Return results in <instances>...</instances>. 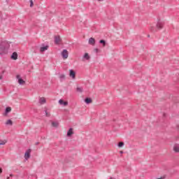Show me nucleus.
<instances>
[{"label":"nucleus","mask_w":179,"mask_h":179,"mask_svg":"<svg viewBox=\"0 0 179 179\" xmlns=\"http://www.w3.org/2000/svg\"><path fill=\"white\" fill-rule=\"evenodd\" d=\"M10 42H8L6 41H3L0 43V55H5V54H8V48H9Z\"/></svg>","instance_id":"f257e3e1"},{"label":"nucleus","mask_w":179,"mask_h":179,"mask_svg":"<svg viewBox=\"0 0 179 179\" xmlns=\"http://www.w3.org/2000/svg\"><path fill=\"white\" fill-rule=\"evenodd\" d=\"M163 26H164V22L158 20L157 24H156V27L158 30H161V29H163Z\"/></svg>","instance_id":"f03ea898"},{"label":"nucleus","mask_w":179,"mask_h":179,"mask_svg":"<svg viewBox=\"0 0 179 179\" xmlns=\"http://www.w3.org/2000/svg\"><path fill=\"white\" fill-rule=\"evenodd\" d=\"M16 79H17L18 80L17 83H19V85H25L26 81L22 79V77L20 76V75H17Z\"/></svg>","instance_id":"7ed1b4c3"},{"label":"nucleus","mask_w":179,"mask_h":179,"mask_svg":"<svg viewBox=\"0 0 179 179\" xmlns=\"http://www.w3.org/2000/svg\"><path fill=\"white\" fill-rule=\"evenodd\" d=\"M69 52L66 49L63 50L62 52V57L64 59H66L68 58Z\"/></svg>","instance_id":"20e7f679"},{"label":"nucleus","mask_w":179,"mask_h":179,"mask_svg":"<svg viewBox=\"0 0 179 179\" xmlns=\"http://www.w3.org/2000/svg\"><path fill=\"white\" fill-rule=\"evenodd\" d=\"M30 153H31V149H28L24 154L25 160H29V159H30Z\"/></svg>","instance_id":"39448f33"},{"label":"nucleus","mask_w":179,"mask_h":179,"mask_svg":"<svg viewBox=\"0 0 179 179\" xmlns=\"http://www.w3.org/2000/svg\"><path fill=\"white\" fill-rule=\"evenodd\" d=\"M69 76H70V78H72V79H76V72H75V71L71 69L69 71Z\"/></svg>","instance_id":"423d86ee"},{"label":"nucleus","mask_w":179,"mask_h":179,"mask_svg":"<svg viewBox=\"0 0 179 179\" xmlns=\"http://www.w3.org/2000/svg\"><path fill=\"white\" fill-rule=\"evenodd\" d=\"M61 37L59 36H55V43L58 45L59 43H61Z\"/></svg>","instance_id":"0eeeda50"},{"label":"nucleus","mask_w":179,"mask_h":179,"mask_svg":"<svg viewBox=\"0 0 179 179\" xmlns=\"http://www.w3.org/2000/svg\"><path fill=\"white\" fill-rule=\"evenodd\" d=\"M88 43L90 45H94L96 44V40L94 39V38H90L88 41Z\"/></svg>","instance_id":"6e6552de"},{"label":"nucleus","mask_w":179,"mask_h":179,"mask_svg":"<svg viewBox=\"0 0 179 179\" xmlns=\"http://www.w3.org/2000/svg\"><path fill=\"white\" fill-rule=\"evenodd\" d=\"M59 103L60 104V106H64V107L68 106V101H64L62 99L59 100Z\"/></svg>","instance_id":"1a4fd4ad"},{"label":"nucleus","mask_w":179,"mask_h":179,"mask_svg":"<svg viewBox=\"0 0 179 179\" xmlns=\"http://www.w3.org/2000/svg\"><path fill=\"white\" fill-rule=\"evenodd\" d=\"M173 151L175 152V153L179 152V145L178 144H175L173 145Z\"/></svg>","instance_id":"9d476101"},{"label":"nucleus","mask_w":179,"mask_h":179,"mask_svg":"<svg viewBox=\"0 0 179 179\" xmlns=\"http://www.w3.org/2000/svg\"><path fill=\"white\" fill-rule=\"evenodd\" d=\"M72 135H73V129L70 128L67 132V136L71 137Z\"/></svg>","instance_id":"9b49d317"},{"label":"nucleus","mask_w":179,"mask_h":179,"mask_svg":"<svg viewBox=\"0 0 179 179\" xmlns=\"http://www.w3.org/2000/svg\"><path fill=\"white\" fill-rule=\"evenodd\" d=\"M46 102H47V101L45 100V98L41 97L39 99V104H45Z\"/></svg>","instance_id":"f8f14e48"},{"label":"nucleus","mask_w":179,"mask_h":179,"mask_svg":"<svg viewBox=\"0 0 179 179\" xmlns=\"http://www.w3.org/2000/svg\"><path fill=\"white\" fill-rule=\"evenodd\" d=\"M48 45H45V46H42L40 48V51L41 52H44V51H47V50H48Z\"/></svg>","instance_id":"ddd939ff"},{"label":"nucleus","mask_w":179,"mask_h":179,"mask_svg":"<svg viewBox=\"0 0 179 179\" xmlns=\"http://www.w3.org/2000/svg\"><path fill=\"white\" fill-rule=\"evenodd\" d=\"M66 78V77L65 74H60L59 76L60 82H64V80H65Z\"/></svg>","instance_id":"4468645a"},{"label":"nucleus","mask_w":179,"mask_h":179,"mask_svg":"<svg viewBox=\"0 0 179 179\" xmlns=\"http://www.w3.org/2000/svg\"><path fill=\"white\" fill-rule=\"evenodd\" d=\"M11 111H12V108L10 107L6 108L4 115H8V113H10Z\"/></svg>","instance_id":"2eb2a0df"},{"label":"nucleus","mask_w":179,"mask_h":179,"mask_svg":"<svg viewBox=\"0 0 179 179\" xmlns=\"http://www.w3.org/2000/svg\"><path fill=\"white\" fill-rule=\"evenodd\" d=\"M11 59H14L15 61V59H17V52H14L12 55H11Z\"/></svg>","instance_id":"dca6fc26"},{"label":"nucleus","mask_w":179,"mask_h":179,"mask_svg":"<svg viewBox=\"0 0 179 179\" xmlns=\"http://www.w3.org/2000/svg\"><path fill=\"white\" fill-rule=\"evenodd\" d=\"M83 58V59H86L87 61H89V59H90V56L89 55V53H85Z\"/></svg>","instance_id":"f3484780"},{"label":"nucleus","mask_w":179,"mask_h":179,"mask_svg":"<svg viewBox=\"0 0 179 179\" xmlns=\"http://www.w3.org/2000/svg\"><path fill=\"white\" fill-rule=\"evenodd\" d=\"M59 123L58 122H52V127L54 128H58Z\"/></svg>","instance_id":"a211bd4d"},{"label":"nucleus","mask_w":179,"mask_h":179,"mask_svg":"<svg viewBox=\"0 0 179 179\" xmlns=\"http://www.w3.org/2000/svg\"><path fill=\"white\" fill-rule=\"evenodd\" d=\"M92 101V98H86L85 99V102L86 103V104H90Z\"/></svg>","instance_id":"6ab92c4d"},{"label":"nucleus","mask_w":179,"mask_h":179,"mask_svg":"<svg viewBox=\"0 0 179 179\" xmlns=\"http://www.w3.org/2000/svg\"><path fill=\"white\" fill-rule=\"evenodd\" d=\"M99 44H102V47H106L107 43L105 40H100Z\"/></svg>","instance_id":"aec40b11"},{"label":"nucleus","mask_w":179,"mask_h":179,"mask_svg":"<svg viewBox=\"0 0 179 179\" xmlns=\"http://www.w3.org/2000/svg\"><path fill=\"white\" fill-rule=\"evenodd\" d=\"M6 125H10V126H12V125H13V122H12L11 120H7V122H6Z\"/></svg>","instance_id":"412c9836"},{"label":"nucleus","mask_w":179,"mask_h":179,"mask_svg":"<svg viewBox=\"0 0 179 179\" xmlns=\"http://www.w3.org/2000/svg\"><path fill=\"white\" fill-rule=\"evenodd\" d=\"M76 90L79 93H82V92H83V88H82V87H77Z\"/></svg>","instance_id":"4be33fe9"},{"label":"nucleus","mask_w":179,"mask_h":179,"mask_svg":"<svg viewBox=\"0 0 179 179\" xmlns=\"http://www.w3.org/2000/svg\"><path fill=\"white\" fill-rule=\"evenodd\" d=\"M8 142L6 140L1 141H0V145H5Z\"/></svg>","instance_id":"5701e85b"},{"label":"nucleus","mask_w":179,"mask_h":179,"mask_svg":"<svg viewBox=\"0 0 179 179\" xmlns=\"http://www.w3.org/2000/svg\"><path fill=\"white\" fill-rule=\"evenodd\" d=\"M150 30H151V31H152V33H155V31H157V29H155V27H151Z\"/></svg>","instance_id":"b1692460"},{"label":"nucleus","mask_w":179,"mask_h":179,"mask_svg":"<svg viewBox=\"0 0 179 179\" xmlns=\"http://www.w3.org/2000/svg\"><path fill=\"white\" fill-rule=\"evenodd\" d=\"M122 146H124V142H120V143H118V147H119V148H122Z\"/></svg>","instance_id":"393cba45"},{"label":"nucleus","mask_w":179,"mask_h":179,"mask_svg":"<svg viewBox=\"0 0 179 179\" xmlns=\"http://www.w3.org/2000/svg\"><path fill=\"white\" fill-rule=\"evenodd\" d=\"M45 114L46 117H50V115H51L50 113H48V112L47 110H45Z\"/></svg>","instance_id":"a878e982"},{"label":"nucleus","mask_w":179,"mask_h":179,"mask_svg":"<svg viewBox=\"0 0 179 179\" xmlns=\"http://www.w3.org/2000/svg\"><path fill=\"white\" fill-rule=\"evenodd\" d=\"M33 5H34L33 0H30V7L33 8Z\"/></svg>","instance_id":"bb28decb"},{"label":"nucleus","mask_w":179,"mask_h":179,"mask_svg":"<svg viewBox=\"0 0 179 179\" xmlns=\"http://www.w3.org/2000/svg\"><path fill=\"white\" fill-rule=\"evenodd\" d=\"M94 52H96V54H97V52H99V49L98 48H95L94 49Z\"/></svg>","instance_id":"cd10ccee"},{"label":"nucleus","mask_w":179,"mask_h":179,"mask_svg":"<svg viewBox=\"0 0 179 179\" xmlns=\"http://www.w3.org/2000/svg\"><path fill=\"white\" fill-rule=\"evenodd\" d=\"M3 78V76L2 75H0V80H2Z\"/></svg>","instance_id":"c85d7f7f"},{"label":"nucleus","mask_w":179,"mask_h":179,"mask_svg":"<svg viewBox=\"0 0 179 179\" xmlns=\"http://www.w3.org/2000/svg\"><path fill=\"white\" fill-rule=\"evenodd\" d=\"M39 144H40L39 142H36V143H35V145H39Z\"/></svg>","instance_id":"c756f323"},{"label":"nucleus","mask_w":179,"mask_h":179,"mask_svg":"<svg viewBox=\"0 0 179 179\" xmlns=\"http://www.w3.org/2000/svg\"><path fill=\"white\" fill-rule=\"evenodd\" d=\"M2 173V169L0 168V174Z\"/></svg>","instance_id":"7c9ffc66"},{"label":"nucleus","mask_w":179,"mask_h":179,"mask_svg":"<svg viewBox=\"0 0 179 179\" xmlns=\"http://www.w3.org/2000/svg\"><path fill=\"white\" fill-rule=\"evenodd\" d=\"M10 177H13V174H10Z\"/></svg>","instance_id":"2f4dec72"},{"label":"nucleus","mask_w":179,"mask_h":179,"mask_svg":"<svg viewBox=\"0 0 179 179\" xmlns=\"http://www.w3.org/2000/svg\"><path fill=\"white\" fill-rule=\"evenodd\" d=\"M122 153H124V152L123 151H120V154L122 155Z\"/></svg>","instance_id":"473e14b6"},{"label":"nucleus","mask_w":179,"mask_h":179,"mask_svg":"<svg viewBox=\"0 0 179 179\" xmlns=\"http://www.w3.org/2000/svg\"><path fill=\"white\" fill-rule=\"evenodd\" d=\"M6 2H9V0H6Z\"/></svg>","instance_id":"72a5a7b5"},{"label":"nucleus","mask_w":179,"mask_h":179,"mask_svg":"<svg viewBox=\"0 0 179 179\" xmlns=\"http://www.w3.org/2000/svg\"><path fill=\"white\" fill-rule=\"evenodd\" d=\"M148 37H150V35H148Z\"/></svg>","instance_id":"f704fd0d"},{"label":"nucleus","mask_w":179,"mask_h":179,"mask_svg":"<svg viewBox=\"0 0 179 179\" xmlns=\"http://www.w3.org/2000/svg\"><path fill=\"white\" fill-rule=\"evenodd\" d=\"M7 179H10V178L9 177H8Z\"/></svg>","instance_id":"c9c22d12"},{"label":"nucleus","mask_w":179,"mask_h":179,"mask_svg":"<svg viewBox=\"0 0 179 179\" xmlns=\"http://www.w3.org/2000/svg\"><path fill=\"white\" fill-rule=\"evenodd\" d=\"M98 1H103V0H98Z\"/></svg>","instance_id":"e433bc0d"}]
</instances>
